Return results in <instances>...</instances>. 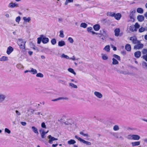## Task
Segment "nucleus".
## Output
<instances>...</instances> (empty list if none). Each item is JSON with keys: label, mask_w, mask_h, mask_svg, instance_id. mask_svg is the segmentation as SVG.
<instances>
[{"label": "nucleus", "mask_w": 147, "mask_h": 147, "mask_svg": "<svg viewBox=\"0 0 147 147\" xmlns=\"http://www.w3.org/2000/svg\"><path fill=\"white\" fill-rule=\"evenodd\" d=\"M51 42L53 45H55L56 43V40L55 38H53L51 40Z\"/></svg>", "instance_id": "37"}, {"label": "nucleus", "mask_w": 147, "mask_h": 147, "mask_svg": "<svg viewBox=\"0 0 147 147\" xmlns=\"http://www.w3.org/2000/svg\"><path fill=\"white\" fill-rule=\"evenodd\" d=\"M87 26V25L86 23H82L80 24V26L84 28H86Z\"/></svg>", "instance_id": "35"}, {"label": "nucleus", "mask_w": 147, "mask_h": 147, "mask_svg": "<svg viewBox=\"0 0 147 147\" xmlns=\"http://www.w3.org/2000/svg\"><path fill=\"white\" fill-rule=\"evenodd\" d=\"M33 131L35 134H38V129L35 127L32 126L31 127Z\"/></svg>", "instance_id": "29"}, {"label": "nucleus", "mask_w": 147, "mask_h": 147, "mask_svg": "<svg viewBox=\"0 0 147 147\" xmlns=\"http://www.w3.org/2000/svg\"><path fill=\"white\" fill-rule=\"evenodd\" d=\"M112 64L113 65H116L119 63L118 61L114 58L112 59Z\"/></svg>", "instance_id": "32"}, {"label": "nucleus", "mask_w": 147, "mask_h": 147, "mask_svg": "<svg viewBox=\"0 0 147 147\" xmlns=\"http://www.w3.org/2000/svg\"><path fill=\"white\" fill-rule=\"evenodd\" d=\"M103 50L107 52H109L110 50V47L109 45L106 46L104 48Z\"/></svg>", "instance_id": "28"}, {"label": "nucleus", "mask_w": 147, "mask_h": 147, "mask_svg": "<svg viewBox=\"0 0 147 147\" xmlns=\"http://www.w3.org/2000/svg\"><path fill=\"white\" fill-rule=\"evenodd\" d=\"M125 49L128 51H129L131 50V47L129 44H127L125 46Z\"/></svg>", "instance_id": "27"}, {"label": "nucleus", "mask_w": 147, "mask_h": 147, "mask_svg": "<svg viewBox=\"0 0 147 147\" xmlns=\"http://www.w3.org/2000/svg\"><path fill=\"white\" fill-rule=\"evenodd\" d=\"M21 124L24 126H25L26 125V123L25 122H21Z\"/></svg>", "instance_id": "59"}, {"label": "nucleus", "mask_w": 147, "mask_h": 147, "mask_svg": "<svg viewBox=\"0 0 147 147\" xmlns=\"http://www.w3.org/2000/svg\"><path fill=\"white\" fill-rule=\"evenodd\" d=\"M129 29L132 32L136 31L137 30L135 27V26L133 25H131L130 26Z\"/></svg>", "instance_id": "24"}, {"label": "nucleus", "mask_w": 147, "mask_h": 147, "mask_svg": "<svg viewBox=\"0 0 147 147\" xmlns=\"http://www.w3.org/2000/svg\"><path fill=\"white\" fill-rule=\"evenodd\" d=\"M68 98L67 97H60L56 99H53L52 100V101H55L60 100H68Z\"/></svg>", "instance_id": "10"}, {"label": "nucleus", "mask_w": 147, "mask_h": 147, "mask_svg": "<svg viewBox=\"0 0 147 147\" xmlns=\"http://www.w3.org/2000/svg\"><path fill=\"white\" fill-rule=\"evenodd\" d=\"M90 32L92 33L93 34H96V35H97L98 34V33H96V32L94 31H92Z\"/></svg>", "instance_id": "63"}, {"label": "nucleus", "mask_w": 147, "mask_h": 147, "mask_svg": "<svg viewBox=\"0 0 147 147\" xmlns=\"http://www.w3.org/2000/svg\"><path fill=\"white\" fill-rule=\"evenodd\" d=\"M39 131L40 133L41 137L42 138H45V135L47 133L49 132V131L45 132L44 131V130L42 129H40Z\"/></svg>", "instance_id": "6"}, {"label": "nucleus", "mask_w": 147, "mask_h": 147, "mask_svg": "<svg viewBox=\"0 0 147 147\" xmlns=\"http://www.w3.org/2000/svg\"><path fill=\"white\" fill-rule=\"evenodd\" d=\"M134 46V49H139L143 48L144 46L143 44L140 43H137Z\"/></svg>", "instance_id": "8"}, {"label": "nucleus", "mask_w": 147, "mask_h": 147, "mask_svg": "<svg viewBox=\"0 0 147 147\" xmlns=\"http://www.w3.org/2000/svg\"><path fill=\"white\" fill-rule=\"evenodd\" d=\"M6 97V96L5 95L0 94V102H2L3 101Z\"/></svg>", "instance_id": "12"}, {"label": "nucleus", "mask_w": 147, "mask_h": 147, "mask_svg": "<svg viewBox=\"0 0 147 147\" xmlns=\"http://www.w3.org/2000/svg\"><path fill=\"white\" fill-rule=\"evenodd\" d=\"M146 30H147V27H142L139 29L138 31L140 32L141 33Z\"/></svg>", "instance_id": "23"}, {"label": "nucleus", "mask_w": 147, "mask_h": 147, "mask_svg": "<svg viewBox=\"0 0 147 147\" xmlns=\"http://www.w3.org/2000/svg\"><path fill=\"white\" fill-rule=\"evenodd\" d=\"M136 11L135 10H133L132 11H131L129 16L131 21L132 22H134V13Z\"/></svg>", "instance_id": "7"}, {"label": "nucleus", "mask_w": 147, "mask_h": 147, "mask_svg": "<svg viewBox=\"0 0 147 147\" xmlns=\"http://www.w3.org/2000/svg\"><path fill=\"white\" fill-rule=\"evenodd\" d=\"M49 39L47 37H42V42L44 44H47L49 42Z\"/></svg>", "instance_id": "14"}, {"label": "nucleus", "mask_w": 147, "mask_h": 147, "mask_svg": "<svg viewBox=\"0 0 147 147\" xmlns=\"http://www.w3.org/2000/svg\"><path fill=\"white\" fill-rule=\"evenodd\" d=\"M140 142L139 141L131 143V144L133 146H138L140 145Z\"/></svg>", "instance_id": "25"}, {"label": "nucleus", "mask_w": 147, "mask_h": 147, "mask_svg": "<svg viewBox=\"0 0 147 147\" xmlns=\"http://www.w3.org/2000/svg\"><path fill=\"white\" fill-rule=\"evenodd\" d=\"M113 56L117 59L119 61H120L121 60V59L120 57L119 56L116 55V54H114L113 55Z\"/></svg>", "instance_id": "40"}, {"label": "nucleus", "mask_w": 147, "mask_h": 147, "mask_svg": "<svg viewBox=\"0 0 147 147\" xmlns=\"http://www.w3.org/2000/svg\"><path fill=\"white\" fill-rule=\"evenodd\" d=\"M80 134L81 135H83V136L85 137H90V136L88 134H84L82 131H81L80 132Z\"/></svg>", "instance_id": "44"}, {"label": "nucleus", "mask_w": 147, "mask_h": 147, "mask_svg": "<svg viewBox=\"0 0 147 147\" xmlns=\"http://www.w3.org/2000/svg\"><path fill=\"white\" fill-rule=\"evenodd\" d=\"M94 94L95 96L98 98H101L102 96V94L99 92L95 91Z\"/></svg>", "instance_id": "11"}, {"label": "nucleus", "mask_w": 147, "mask_h": 147, "mask_svg": "<svg viewBox=\"0 0 147 147\" xmlns=\"http://www.w3.org/2000/svg\"><path fill=\"white\" fill-rule=\"evenodd\" d=\"M68 40L71 43H73L74 41L73 39L71 37L68 38Z\"/></svg>", "instance_id": "51"}, {"label": "nucleus", "mask_w": 147, "mask_h": 147, "mask_svg": "<svg viewBox=\"0 0 147 147\" xmlns=\"http://www.w3.org/2000/svg\"><path fill=\"white\" fill-rule=\"evenodd\" d=\"M20 20V16H18L16 17V22L19 23V22Z\"/></svg>", "instance_id": "52"}, {"label": "nucleus", "mask_w": 147, "mask_h": 147, "mask_svg": "<svg viewBox=\"0 0 147 147\" xmlns=\"http://www.w3.org/2000/svg\"><path fill=\"white\" fill-rule=\"evenodd\" d=\"M137 19L139 21L142 22L143 21L144 19V17L142 15H139L138 16Z\"/></svg>", "instance_id": "13"}, {"label": "nucleus", "mask_w": 147, "mask_h": 147, "mask_svg": "<svg viewBox=\"0 0 147 147\" xmlns=\"http://www.w3.org/2000/svg\"><path fill=\"white\" fill-rule=\"evenodd\" d=\"M26 42L25 40L22 39H19L18 41V44L19 46L20 49H25Z\"/></svg>", "instance_id": "1"}, {"label": "nucleus", "mask_w": 147, "mask_h": 147, "mask_svg": "<svg viewBox=\"0 0 147 147\" xmlns=\"http://www.w3.org/2000/svg\"><path fill=\"white\" fill-rule=\"evenodd\" d=\"M69 59H71L73 60L74 61L75 60V56H73L72 57L69 58Z\"/></svg>", "instance_id": "62"}, {"label": "nucleus", "mask_w": 147, "mask_h": 147, "mask_svg": "<svg viewBox=\"0 0 147 147\" xmlns=\"http://www.w3.org/2000/svg\"><path fill=\"white\" fill-rule=\"evenodd\" d=\"M23 20L24 21V22H29L31 20V18L30 17L27 18L26 17H23Z\"/></svg>", "instance_id": "21"}, {"label": "nucleus", "mask_w": 147, "mask_h": 147, "mask_svg": "<svg viewBox=\"0 0 147 147\" xmlns=\"http://www.w3.org/2000/svg\"><path fill=\"white\" fill-rule=\"evenodd\" d=\"M5 132L9 134H10L11 133L10 130L7 128H5Z\"/></svg>", "instance_id": "54"}, {"label": "nucleus", "mask_w": 147, "mask_h": 147, "mask_svg": "<svg viewBox=\"0 0 147 147\" xmlns=\"http://www.w3.org/2000/svg\"><path fill=\"white\" fill-rule=\"evenodd\" d=\"M63 21V19L61 18H58V21L59 22H61Z\"/></svg>", "instance_id": "61"}, {"label": "nucleus", "mask_w": 147, "mask_h": 147, "mask_svg": "<svg viewBox=\"0 0 147 147\" xmlns=\"http://www.w3.org/2000/svg\"><path fill=\"white\" fill-rule=\"evenodd\" d=\"M142 65L144 68L146 67V69H147V63L144 61H143L142 62Z\"/></svg>", "instance_id": "36"}, {"label": "nucleus", "mask_w": 147, "mask_h": 147, "mask_svg": "<svg viewBox=\"0 0 147 147\" xmlns=\"http://www.w3.org/2000/svg\"><path fill=\"white\" fill-rule=\"evenodd\" d=\"M115 13L113 12H109L108 13V15L111 17H114L115 15Z\"/></svg>", "instance_id": "46"}, {"label": "nucleus", "mask_w": 147, "mask_h": 147, "mask_svg": "<svg viewBox=\"0 0 147 147\" xmlns=\"http://www.w3.org/2000/svg\"><path fill=\"white\" fill-rule=\"evenodd\" d=\"M59 36L61 38H63L64 37V35L63 34V31L62 30L60 31Z\"/></svg>", "instance_id": "43"}, {"label": "nucleus", "mask_w": 147, "mask_h": 147, "mask_svg": "<svg viewBox=\"0 0 147 147\" xmlns=\"http://www.w3.org/2000/svg\"><path fill=\"white\" fill-rule=\"evenodd\" d=\"M93 28L95 31H98L99 30L100 26L98 24H96L93 26Z\"/></svg>", "instance_id": "15"}, {"label": "nucleus", "mask_w": 147, "mask_h": 147, "mask_svg": "<svg viewBox=\"0 0 147 147\" xmlns=\"http://www.w3.org/2000/svg\"><path fill=\"white\" fill-rule=\"evenodd\" d=\"M120 30L119 28H116L114 30L115 35L116 36H118L119 35Z\"/></svg>", "instance_id": "17"}, {"label": "nucleus", "mask_w": 147, "mask_h": 147, "mask_svg": "<svg viewBox=\"0 0 147 147\" xmlns=\"http://www.w3.org/2000/svg\"><path fill=\"white\" fill-rule=\"evenodd\" d=\"M132 138L133 140H138L140 138V136L137 135H133Z\"/></svg>", "instance_id": "22"}, {"label": "nucleus", "mask_w": 147, "mask_h": 147, "mask_svg": "<svg viewBox=\"0 0 147 147\" xmlns=\"http://www.w3.org/2000/svg\"><path fill=\"white\" fill-rule=\"evenodd\" d=\"M74 0H66L65 3V5H67L68 3H72L73 2Z\"/></svg>", "instance_id": "42"}, {"label": "nucleus", "mask_w": 147, "mask_h": 147, "mask_svg": "<svg viewBox=\"0 0 147 147\" xmlns=\"http://www.w3.org/2000/svg\"><path fill=\"white\" fill-rule=\"evenodd\" d=\"M142 58L147 62V54L142 56Z\"/></svg>", "instance_id": "55"}, {"label": "nucleus", "mask_w": 147, "mask_h": 147, "mask_svg": "<svg viewBox=\"0 0 147 147\" xmlns=\"http://www.w3.org/2000/svg\"><path fill=\"white\" fill-rule=\"evenodd\" d=\"M8 7L11 8L18 7H19V5L16 3L11 2L9 4Z\"/></svg>", "instance_id": "5"}, {"label": "nucleus", "mask_w": 147, "mask_h": 147, "mask_svg": "<svg viewBox=\"0 0 147 147\" xmlns=\"http://www.w3.org/2000/svg\"><path fill=\"white\" fill-rule=\"evenodd\" d=\"M75 137L78 140L80 141L81 142H82L84 144L88 145H91V143L90 142L86 141L82 139L80 137L77 135H76Z\"/></svg>", "instance_id": "3"}, {"label": "nucleus", "mask_w": 147, "mask_h": 147, "mask_svg": "<svg viewBox=\"0 0 147 147\" xmlns=\"http://www.w3.org/2000/svg\"><path fill=\"white\" fill-rule=\"evenodd\" d=\"M68 70L69 72L73 74H76V73L74 69L71 68H69L68 69Z\"/></svg>", "instance_id": "39"}, {"label": "nucleus", "mask_w": 147, "mask_h": 147, "mask_svg": "<svg viewBox=\"0 0 147 147\" xmlns=\"http://www.w3.org/2000/svg\"><path fill=\"white\" fill-rule=\"evenodd\" d=\"M101 55H102V59L103 60H106L108 59V57L106 55L102 54H101Z\"/></svg>", "instance_id": "34"}, {"label": "nucleus", "mask_w": 147, "mask_h": 147, "mask_svg": "<svg viewBox=\"0 0 147 147\" xmlns=\"http://www.w3.org/2000/svg\"><path fill=\"white\" fill-rule=\"evenodd\" d=\"M8 59V57L5 56H3L1 58H0V61H7V60Z\"/></svg>", "instance_id": "33"}, {"label": "nucleus", "mask_w": 147, "mask_h": 147, "mask_svg": "<svg viewBox=\"0 0 147 147\" xmlns=\"http://www.w3.org/2000/svg\"><path fill=\"white\" fill-rule=\"evenodd\" d=\"M57 145V144H53L52 145V146L53 147H56Z\"/></svg>", "instance_id": "64"}, {"label": "nucleus", "mask_w": 147, "mask_h": 147, "mask_svg": "<svg viewBox=\"0 0 147 147\" xmlns=\"http://www.w3.org/2000/svg\"><path fill=\"white\" fill-rule=\"evenodd\" d=\"M142 52L143 54H147V49H143L142 51Z\"/></svg>", "instance_id": "53"}, {"label": "nucleus", "mask_w": 147, "mask_h": 147, "mask_svg": "<svg viewBox=\"0 0 147 147\" xmlns=\"http://www.w3.org/2000/svg\"><path fill=\"white\" fill-rule=\"evenodd\" d=\"M141 55V53L140 51H138L134 53V56L137 58H139Z\"/></svg>", "instance_id": "18"}, {"label": "nucleus", "mask_w": 147, "mask_h": 147, "mask_svg": "<svg viewBox=\"0 0 147 147\" xmlns=\"http://www.w3.org/2000/svg\"><path fill=\"white\" fill-rule=\"evenodd\" d=\"M43 37V35H40V37L37 38V43L40 44L41 41L42 42V37Z\"/></svg>", "instance_id": "20"}, {"label": "nucleus", "mask_w": 147, "mask_h": 147, "mask_svg": "<svg viewBox=\"0 0 147 147\" xmlns=\"http://www.w3.org/2000/svg\"><path fill=\"white\" fill-rule=\"evenodd\" d=\"M13 50V48L9 46L7 49V53L8 55H9Z\"/></svg>", "instance_id": "9"}, {"label": "nucleus", "mask_w": 147, "mask_h": 147, "mask_svg": "<svg viewBox=\"0 0 147 147\" xmlns=\"http://www.w3.org/2000/svg\"><path fill=\"white\" fill-rule=\"evenodd\" d=\"M65 42L63 40H61L59 41L58 42V46L59 47H61L65 46Z\"/></svg>", "instance_id": "16"}, {"label": "nucleus", "mask_w": 147, "mask_h": 147, "mask_svg": "<svg viewBox=\"0 0 147 147\" xmlns=\"http://www.w3.org/2000/svg\"><path fill=\"white\" fill-rule=\"evenodd\" d=\"M111 134L117 138H118V134L117 133L112 132L111 133Z\"/></svg>", "instance_id": "45"}, {"label": "nucleus", "mask_w": 147, "mask_h": 147, "mask_svg": "<svg viewBox=\"0 0 147 147\" xmlns=\"http://www.w3.org/2000/svg\"><path fill=\"white\" fill-rule=\"evenodd\" d=\"M30 69V72H32L33 74H35L37 73V71L36 69H34L32 68H31Z\"/></svg>", "instance_id": "30"}, {"label": "nucleus", "mask_w": 147, "mask_h": 147, "mask_svg": "<svg viewBox=\"0 0 147 147\" xmlns=\"http://www.w3.org/2000/svg\"><path fill=\"white\" fill-rule=\"evenodd\" d=\"M49 139L48 142H47V141H44V143L46 144H48V143H49L50 144H52L53 141H56L58 140V139L57 138H55L53 137H52L51 135H49L47 137Z\"/></svg>", "instance_id": "2"}, {"label": "nucleus", "mask_w": 147, "mask_h": 147, "mask_svg": "<svg viewBox=\"0 0 147 147\" xmlns=\"http://www.w3.org/2000/svg\"><path fill=\"white\" fill-rule=\"evenodd\" d=\"M121 17V14L119 13H117L115 14L114 17L117 20H119L120 19Z\"/></svg>", "instance_id": "19"}, {"label": "nucleus", "mask_w": 147, "mask_h": 147, "mask_svg": "<svg viewBox=\"0 0 147 147\" xmlns=\"http://www.w3.org/2000/svg\"><path fill=\"white\" fill-rule=\"evenodd\" d=\"M69 85L72 88H77V86L76 85L72 83H69Z\"/></svg>", "instance_id": "47"}, {"label": "nucleus", "mask_w": 147, "mask_h": 147, "mask_svg": "<svg viewBox=\"0 0 147 147\" xmlns=\"http://www.w3.org/2000/svg\"><path fill=\"white\" fill-rule=\"evenodd\" d=\"M137 11L138 13L142 14L143 12V10L142 8H138L137 9Z\"/></svg>", "instance_id": "31"}, {"label": "nucleus", "mask_w": 147, "mask_h": 147, "mask_svg": "<svg viewBox=\"0 0 147 147\" xmlns=\"http://www.w3.org/2000/svg\"><path fill=\"white\" fill-rule=\"evenodd\" d=\"M76 143V141L72 139H71L67 142V143L69 145L74 144Z\"/></svg>", "instance_id": "26"}, {"label": "nucleus", "mask_w": 147, "mask_h": 147, "mask_svg": "<svg viewBox=\"0 0 147 147\" xmlns=\"http://www.w3.org/2000/svg\"><path fill=\"white\" fill-rule=\"evenodd\" d=\"M41 126L43 128H46V126L44 122H42L41 123Z\"/></svg>", "instance_id": "57"}, {"label": "nucleus", "mask_w": 147, "mask_h": 147, "mask_svg": "<svg viewBox=\"0 0 147 147\" xmlns=\"http://www.w3.org/2000/svg\"><path fill=\"white\" fill-rule=\"evenodd\" d=\"M16 113L18 115H21L20 113L18 110L16 111Z\"/></svg>", "instance_id": "60"}, {"label": "nucleus", "mask_w": 147, "mask_h": 147, "mask_svg": "<svg viewBox=\"0 0 147 147\" xmlns=\"http://www.w3.org/2000/svg\"><path fill=\"white\" fill-rule=\"evenodd\" d=\"M61 57L67 59H69V57L67 55H65L64 54H62L61 56Z\"/></svg>", "instance_id": "41"}, {"label": "nucleus", "mask_w": 147, "mask_h": 147, "mask_svg": "<svg viewBox=\"0 0 147 147\" xmlns=\"http://www.w3.org/2000/svg\"><path fill=\"white\" fill-rule=\"evenodd\" d=\"M92 30V27H89L87 28V30L88 32H90L92 31L91 30Z\"/></svg>", "instance_id": "56"}, {"label": "nucleus", "mask_w": 147, "mask_h": 147, "mask_svg": "<svg viewBox=\"0 0 147 147\" xmlns=\"http://www.w3.org/2000/svg\"><path fill=\"white\" fill-rule=\"evenodd\" d=\"M17 67L19 69H21L23 67V65L21 64H18L16 65Z\"/></svg>", "instance_id": "50"}, {"label": "nucleus", "mask_w": 147, "mask_h": 147, "mask_svg": "<svg viewBox=\"0 0 147 147\" xmlns=\"http://www.w3.org/2000/svg\"><path fill=\"white\" fill-rule=\"evenodd\" d=\"M36 76L38 77L42 78L43 77L44 75L41 73H39L36 74Z\"/></svg>", "instance_id": "38"}, {"label": "nucleus", "mask_w": 147, "mask_h": 147, "mask_svg": "<svg viewBox=\"0 0 147 147\" xmlns=\"http://www.w3.org/2000/svg\"><path fill=\"white\" fill-rule=\"evenodd\" d=\"M113 129L115 131H117L119 130V127L117 125H115L114 126Z\"/></svg>", "instance_id": "49"}, {"label": "nucleus", "mask_w": 147, "mask_h": 147, "mask_svg": "<svg viewBox=\"0 0 147 147\" xmlns=\"http://www.w3.org/2000/svg\"><path fill=\"white\" fill-rule=\"evenodd\" d=\"M135 27L136 28V29L139 28L140 27V25L138 24V23L137 22H136L135 23L134 25Z\"/></svg>", "instance_id": "48"}, {"label": "nucleus", "mask_w": 147, "mask_h": 147, "mask_svg": "<svg viewBox=\"0 0 147 147\" xmlns=\"http://www.w3.org/2000/svg\"><path fill=\"white\" fill-rule=\"evenodd\" d=\"M129 40L132 41L133 43L134 44L139 43L140 42V41L137 40V38L135 36H133L130 38Z\"/></svg>", "instance_id": "4"}, {"label": "nucleus", "mask_w": 147, "mask_h": 147, "mask_svg": "<svg viewBox=\"0 0 147 147\" xmlns=\"http://www.w3.org/2000/svg\"><path fill=\"white\" fill-rule=\"evenodd\" d=\"M133 135H129L128 136L127 138L128 139L130 140H133L132 138Z\"/></svg>", "instance_id": "58"}]
</instances>
